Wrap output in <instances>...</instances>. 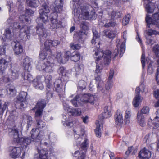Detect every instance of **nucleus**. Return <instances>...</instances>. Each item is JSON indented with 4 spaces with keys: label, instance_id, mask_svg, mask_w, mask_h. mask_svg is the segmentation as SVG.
Segmentation results:
<instances>
[{
    "label": "nucleus",
    "instance_id": "obj_1",
    "mask_svg": "<svg viewBox=\"0 0 159 159\" xmlns=\"http://www.w3.org/2000/svg\"><path fill=\"white\" fill-rule=\"evenodd\" d=\"M100 34L97 31H93L91 43L93 46L94 45V47H96L98 50V51H96L95 52V55L98 56L95 57L96 64L95 76L97 84V88L99 90L102 91L103 81L101 80L100 76L103 69L102 64H103L105 66H107L109 64L111 61V52L108 50H107L104 52L98 51V49L99 48L100 43Z\"/></svg>",
    "mask_w": 159,
    "mask_h": 159
},
{
    "label": "nucleus",
    "instance_id": "obj_2",
    "mask_svg": "<svg viewBox=\"0 0 159 159\" xmlns=\"http://www.w3.org/2000/svg\"><path fill=\"white\" fill-rule=\"evenodd\" d=\"M49 12L48 6L46 5H42V8L39 11L40 17L36 19V21L38 24L42 25V22L45 23L48 20L47 14Z\"/></svg>",
    "mask_w": 159,
    "mask_h": 159
},
{
    "label": "nucleus",
    "instance_id": "obj_3",
    "mask_svg": "<svg viewBox=\"0 0 159 159\" xmlns=\"http://www.w3.org/2000/svg\"><path fill=\"white\" fill-rule=\"evenodd\" d=\"M27 93L24 91L20 92L17 97V102L16 105L19 107L20 106V109L26 107L27 104Z\"/></svg>",
    "mask_w": 159,
    "mask_h": 159
},
{
    "label": "nucleus",
    "instance_id": "obj_4",
    "mask_svg": "<svg viewBox=\"0 0 159 159\" xmlns=\"http://www.w3.org/2000/svg\"><path fill=\"white\" fill-rule=\"evenodd\" d=\"M33 32V30L26 26L22 27L20 30L19 36L21 39L25 40L30 39V35Z\"/></svg>",
    "mask_w": 159,
    "mask_h": 159
},
{
    "label": "nucleus",
    "instance_id": "obj_5",
    "mask_svg": "<svg viewBox=\"0 0 159 159\" xmlns=\"http://www.w3.org/2000/svg\"><path fill=\"white\" fill-rule=\"evenodd\" d=\"M53 62L52 61H46V63H43V61L40 62V64L38 65H37L36 67L37 68L40 70H43L47 72H52L53 70L52 69V66H53Z\"/></svg>",
    "mask_w": 159,
    "mask_h": 159
},
{
    "label": "nucleus",
    "instance_id": "obj_6",
    "mask_svg": "<svg viewBox=\"0 0 159 159\" xmlns=\"http://www.w3.org/2000/svg\"><path fill=\"white\" fill-rule=\"evenodd\" d=\"M46 105V102L44 100H41L39 102L33 109V110L36 109L35 113V117L36 119L38 117L41 116L42 111Z\"/></svg>",
    "mask_w": 159,
    "mask_h": 159
},
{
    "label": "nucleus",
    "instance_id": "obj_7",
    "mask_svg": "<svg viewBox=\"0 0 159 159\" xmlns=\"http://www.w3.org/2000/svg\"><path fill=\"white\" fill-rule=\"evenodd\" d=\"M146 21L147 27L149 28L151 27L150 25L152 24V22H157L159 21V12L154 14L152 16V18L149 17L148 15H147Z\"/></svg>",
    "mask_w": 159,
    "mask_h": 159
},
{
    "label": "nucleus",
    "instance_id": "obj_8",
    "mask_svg": "<svg viewBox=\"0 0 159 159\" xmlns=\"http://www.w3.org/2000/svg\"><path fill=\"white\" fill-rule=\"evenodd\" d=\"M80 101L83 102H89L93 104L95 101L94 97L89 94H85L79 96Z\"/></svg>",
    "mask_w": 159,
    "mask_h": 159
},
{
    "label": "nucleus",
    "instance_id": "obj_9",
    "mask_svg": "<svg viewBox=\"0 0 159 159\" xmlns=\"http://www.w3.org/2000/svg\"><path fill=\"white\" fill-rule=\"evenodd\" d=\"M36 33L39 37H42L43 39L46 38L48 34L43 25L40 24H38L36 27Z\"/></svg>",
    "mask_w": 159,
    "mask_h": 159
},
{
    "label": "nucleus",
    "instance_id": "obj_10",
    "mask_svg": "<svg viewBox=\"0 0 159 159\" xmlns=\"http://www.w3.org/2000/svg\"><path fill=\"white\" fill-rule=\"evenodd\" d=\"M51 20L52 22L51 27L53 29H57L60 27L61 24V22L57 20V14L56 13L51 14Z\"/></svg>",
    "mask_w": 159,
    "mask_h": 159
},
{
    "label": "nucleus",
    "instance_id": "obj_11",
    "mask_svg": "<svg viewBox=\"0 0 159 159\" xmlns=\"http://www.w3.org/2000/svg\"><path fill=\"white\" fill-rule=\"evenodd\" d=\"M140 89V87H138L136 88L135 90L136 95L133 101V105L135 107H138L142 101L139 94Z\"/></svg>",
    "mask_w": 159,
    "mask_h": 159
},
{
    "label": "nucleus",
    "instance_id": "obj_12",
    "mask_svg": "<svg viewBox=\"0 0 159 159\" xmlns=\"http://www.w3.org/2000/svg\"><path fill=\"white\" fill-rule=\"evenodd\" d=\"M11 61V58L10 57H7L5 59H0V71L3 73Z\"/></svg>",
    "mask_w": 159,
    "mask_h": 159
},
{
    "label": "nucleus",
    "instance_id": "obj_13",
    "mask_svg": "<svg viewBox=\"0 0 159 159\" xmlns=\"http://www.w3.org/2000/svg\"><path fill=\"white\" fill-rule=\"evenodd\" d=\"M10 155L13 158H17L21 154V150L19 147H10L9 148Z\"/></svg>",
    "mask_w": 159,
    "mask_h": 159
},
{
    "label": "nucleus",
    "instance_id": "obj_14",
    "mask_svg": "<svg viewBox=\"0 0 159 159\" xmlns=\"http://www.w3.org/2000/svg\"><path fill=\"white\" fill-rule=\"evenodd\" d=\"M31 134V138L35 142H39L40 141V134L38 129H33L30 132Z\"/></svg>",
    "mask_w": 159,
    "mask_h": 159
},
{
    "label": "nucleus",
    "instance_id": "obj_15",
    "mask_svg": "<svg viewBox=\"0 0 159 159\" xmlns=\"http://www.w3.org/2000/svg\"><path fill=\"white\" fill-rule=\"evenodd\" d=\"M151 152L147 148L144 147L141 150L139 153V156L140 158L143 159H148L151 156Z\"/></svg>",
    "mask_w": 159,
    "mask_h": 159
},
{
    "label": "nucleus",
    "instance_id": "obj_16",
    "mask_svg": "<svg viewBox=\"0 0 159 159\" xmlns=\"http://www.w3.org/2000/svg\"><path fill=\"white\" fill-rule=\"evenodd\" d=\"M114 118L116 124L118 126H120L123 122L122 115L120 111H117L115 114Z\"/></svg>",
    "mask_w": 159,
    "mask_h": 159
},
{
    "label": "nucleus",
    "instance_id": "obj_17",
    "mask_svg": "<svg viewBox=\"0 0 159 159\" xmlns=\"http://www.w3.org/2000/svg\"><path fill=\"white\" fill-rule=\"evenodd\" d=\"M54 86L56 91L59 93H63L64 92L63 88V83L60 80H57L54 82Z\"/></svg>",
    "mask_w": 159,
    "mask_h": 159
},
{
    "label": "nucleus",
    "instance_id": "obj_18",
    "mask_svg": "<svg viewBox=\"0 0 159 159\" xmlns=\"http://www.w3.org/2000/svg\"><path fill=\"white\" fill-rule=\"evenodd\" d=\"M32 62V59L28 57H26L23 60V66L28 71H30L31 68V63Z\"/></svg>",
    "mask_w": 159,
    "mask_h": 159
},
{
    "label": "nucleus",
    "instance_id": "obj_19",
    "mask_svg": "<svg viewBox=\"0 0 159 159\" xmlns=\"http://www.w3.org/2000/svg\"><path fill=\"white\" fill-rule=\"evenodd\" d=\"M63 0H55V4L56 5L54 8L53 11L57 13H59L61 11L63 8Z\"/></svg>",
    "mask_w": 159,
    "mask_h": 159
},
{
    "label": "nucleus",
    "instance_id": "obj_20",
    "mask_svg": "<svg viewBox=\"0 0 159 159\" xmlns=\"http://www.w3.org/2000/svg\"><path fill=\"white\" fill-rule=\"evenodd\" d=\"M108 106H106L104 108V112L99 116V118L102 120L108 118L111 116V111L108 110Z\"/></svg>",
    "mask_w": 159,
    "mask_h": 159
},
{
    "label": "nucleus",
    "instance_id": "obj_21",
    "mask_svg": "<svg viewBox=\"0 0 159 159\" xmlns=\"http://www.w3.org/2000/svg\"><path fill=\"white\" fill-rule=\"evenodd\" d=\"M145 6V8L148 13H152L153 12L154 7L152 5L151 1L152 0H144Z\"/></svg>",
    "mask_w": 159,
    "mask_h": 159
},
{
    "label": "nucleus",
    "instance_id": "obj_22",
    "mask_svg": "<svg viewBox=\"0 0 159 159\" xmlns=\"http://www.w3.org/2000/svg\"><path fill=\"white\" fill-rule=\"evenodd\" d=\"M14 46L13 47V50L15 53L17 55L21 54L23 51V48L20 43L17 42H14L13 43Z\"/></svg>",
    "mask_w": 159,
    "mask_h": 159
},
{
    "label": "nucleus",
    "instance_id": "obj_23",
    "mask_svg": "<svg viewBox=\"0 0 159 159\" xmlns=\"http://www.w3.org/2000/svg\"><path fill=\"white\" fill-rule=\"evenodd\" d=\"M60 43V42L58 40H47L44 43V46L45 49L47 50H50V46L52 45L53 46H55L57 45Z\"/></svg>",
    "mask_w": 159,
    "mask_h": 159
},
{
    "label": "nucleus",
    "instance_id": "obj_24",
    "mask_svg": "<svg viewBox=\"0 0 159 159\" xmlns=\"http://www.w3.org/2000/svg\"><path fill=\"white\" fill-rule=\"evenodd\" d=\"M81 13L80 14L79 17L82 19L88 20L90 19L89 12L85 7H83L81 9Z\"/></svg>",
    "mask_w": 159,
    "mask_h": 159
},
{
    "label": "nucleus",
    "instance_id": "obj_25",
    "mask_svg": "<svg viewBox=\"0 0 159 159\" xmlns=\"http://www.w3.org/2000/svg\"><path fill=\"white\" fill-rule=\"evenodd\" d=\"M32 142L34 141L30 137L21 138L19 141L25 147Z\"/></svg>",
    "mask_w": 159,
    "mask_h": 159
},
{
    "label": "nucleus",
    "instance_id": "obj_26",
    "mask_svg": "<svg viewBox=\"0 0 159 159\" xmlns=\"http://www.w3.org/2000/svg\"><path fill=\"white\" fill-rule=\"evenodd\" d=\"M137 119L139 123L141 126H144L146 125L144 117L143 114L140 113H138Z\"/></svg>",
    "mask_w": 159,
    "mask_h": 159
},
{
    "label": "nucleus",
    "instance_id": "obj_27",
    "mask_svg": "<svg viewBox=\"0 0 159 159\" xmlns=\"http://www.w3.org/2000/svg\"><path fill=\"white\" fill-rule=\"evenodd\" d=\"M82 132L83 131H82ZM82 143L80 145L81 148L83 149H85L87 148L89 142L88 139L85 135H84L82 133Z\"/></svg>",
    "mask_w": 159,
    "mask_h": 159
},
{
    "label": "nucleus",
    "instance_id": "obj_28",
    "mask_svg": "<svg viewBox=\"0 0 159 159\" xmlns=\"http://www.w3.org/2000/svg\"><path fill=\"white\" fill-rule=\"evenodd\" d=\"M131 116V111L130 110H127L125 115V124H128L130 122V118Z\"/></svg>",
    "mask_w": 159,
    "mask_h": 159
},
{
    "label": "nucleus",
    "instance_id": "obj_29",
    "mask_svg": "<svg viewBox=\"0 0 159 159\" xmlns=\"http://www.w3.org/2000/svg\"><path fill=\"white\" fill-rule=\"evenodd\" d=\"M11 133L13 135L14 140L16 142H19L20 138L19 137L18 130L16 129H12Z\"/></svg>",
    "mask_w": 159,
    "mask_h": 159
},
{
    "label": "nucleus",
    "instance_id": "obj_30",
    "mask_svg": "<svg viewBox=\"0 0 159 159\" xmlns=\"http://www.w3.org/2000/svg\"><path fill=\"white\" fill-rule=\"evenodd\" d=\"M104 85V84H103V85L102 86V91H99L98 90V88H97V89L98 91H101L102 93H104L105 94L107 93V90H109L112 86V80H109L105 85V89L106 90V91H104L103 90V87Z\"/></svg>",
    "mask_w": 159,
    "mask_h": 159
},
{
    "label": "nucleus",
    "instance_id": "obj_31",
    "mask_svg": "<svg viewBox=\"0 0 159 159\" xmlns=\"http://www.w3.org/2000/svg\"><path fill=\"white\" fill-rule=\"evenodd\" d=\"M152 123V125L154 126L153 128L154 129H157L159 127V117L157 116L155 117L153 120L151 119L149 120L148 123L150 122Z\"/></svg>",
    "mask_w": 159,
    "mask_h": 159
},
{
    "label": "nucleus",
    "instance_id": "obj_32",
    "mask_svg": "<svg viewBox=\"0 0 159 159\" xmlns=\"http://www.w3.org/2000/svg\"><path fill=\"white\" fill-rule=\"evenodd\" d=\"M33 85L34 87L37 89L42 90L43 88V85L39 80L34 81L33 82Z\"/></svg>",
    "mask_w": 159,
    "mask_h": 159
},
{
    "label": "nucleus",
    "instance_id": "obj_33",
    "mask_svg": "<svg viewBox=\"0 0 159 159\" xmlns=\"http://www.w3.org/2000/svg\"><path fill=\"white\" fill-rule=\"evenodd\" d=\"M84 152H80L79 151H75L73 156L75 157H77L80 155V156L78 157L77 159H84L85 154V151L84 150Z\"/></svg>",
    "mask_w": 159,
    "mask_h": 159
},
{
    "label": "nucleus",
    "instance_id": "obj_34",
    "mask_svg": "<svg viewBox=\"0 0 159 159\" xmlns=\"http://www.w3.org/2000/svg\"><path fill=\"white\" fill-rule=\"evenodd\" d=\"M27 3L30 7H35L39 5V2L38 0H27Z\"/></svg>",
    "mask_w": 159,
    "mask_h": 159
},
{
    "label": "nucleus",
    "instance_id": "obj_35",
    "mask_svg": "<svg viewBox=\"0 0 159 159\" xmlns=\"http://www.w3.org/2000/svg\"><path fill=\"white\" fill-rule=\"evenodd\" d=\"M26 16L25 14L21 15L19 18L20 21L24 23L30 22V19L29 16Z\"/></svg>",
    "mask_w": 159,
    "mask_h": 159
},
{
    "label": "nucleus",
    "instance_id": "obj_36",
    "mask_svg": "<svg viewBox=\"0 0 159 159\" xmlns=\"http://www.w3.org/2000/svg\"><path fill=\"white\" fill-rule=\"evenodd\" d=\"M39 153V157L41 159H45L47 157L48 153L47 151L44 149L38 150Z\"/></svg>",
    "mask_w": 159,
    "mask_h": 159
},
{
    "label": "nucleus",
    "instance_id": "obj_37",
    "mask_svg": "<svg viewBox=\"0 0 159 159\" xmlns=\"http://www.w3.org/2000/svg\"><path fill=\"white\" fill-rule=\"evenodd\" d=\"M48 52H50L51 53H52V52L50 50H47L46 49H45V48L44 49L40 52L39 55V57L42 59H44Z\"/></svg>",
    "mask_w": 159,
    "mask_h": 159
},
{
    "label": "nucleus",
    "instance_id": "obj_38",
    "mask_svg": "<svg viewBox=\"0 0 159 159\" xmlns=\"http://www.w3.org/2000/svg\"><path fill=\"white\" fill-rule=\"evenodd\" d=\"M36 127L39 129L43 128L44 127L46 124L45 122L41 119L38 120L37 119H36Z\"/></svg>",
    "mask_w": 159,
    "mask_h": 159
},
{
    "label": "nucleus",
    "instance_id": "obj_39",
    "mask_svg": "<svg viewBox=\"0 0 159 159\" xmlns=\"http://www.w3.org/2000/svg\"><path fill=\"white\" fill-rule=\"evenodd\" d=\"M96 128L95 129V131L96 136L98 138H100L101 136V131L100 125H99V122L98 121L96 122Z\"/></svg>",
    "mask_w": 159,
    "mask_h": 159
},
{
    "label": "nucleus",
    "instance_id": "obj_40",
    "mask_svg": "<svg viewBox=\"0 0 159 159\" xmlns=\"http://www.w3.org/2000/svg\"><path fill=\"white\" fill-rule=\"evenodd\" d=\"M74 135L75 141L77 145L80 144L82 141V137H80L79 134H78L76 133L77 131H76L75 129L74 130Z\"/></svg>",
    "mask_w": 159,
    "mask_h": 159
},
{
    "label": "nucleus",
    "instance_id": "obj_41",
    "mask_svg": "<svg viewBox=\"0 0 159 159\" xmlns=\"http://www.w3.org/2000/svg\"><path fill=\"white\" fill-rule=\"evenodd\" d=\"M86 86V82L84 80H81L79 82L78 89L79 90L81 91L85 89Z\"/></svg>",
    "mask_w": 159,
    "mask_h": 159
},
{
    "label": "nucleus",
    "instance_id": "obj_42",
    "mask_svg": "<svg viewBox=\"0 0 159 159\" xmlns=\"http://www.w3.org/2000/svg\"><path fill=\"white\" fill-rule=\"evenodd\" d=\"M105 35L109 38H113L115 37L116 32L114 31L105 30Z\"/></svg>",
    "mask_w": 159,
    "mask_h": 159
},
{
    "label": "nucleus",
    "instance_id": "obj_43",
    "mask_svg": "<svg viewBox=\"0 0 159 159\" xmlns=\"http://www.w3.org/2000/svg\"><path fill=\"white\" fill-rule=\"evenodd\" d=\"M79 96L76 95L73 100L71 101L72 104L75 107H78L80 105V103L79 101Z\"/></svg>",
    "mask_w": 159,
    "mask_h": 159
},
{
    "label": "nucleus",
    "instance_id": "obj_44",
    "mask_svg": "<svg viewBox=\"0 0 159 159\" xmlns=\"http://www.w3.org/2000/svg\"><path fill=\"white\" fill-rule=\"evenodd\" d=\"M58 62L62 63H65L64 61V57L62 56V54L60 52H57L55 56Z\"/></svg>",
    "mask_w": 159,
    "mask_h": 159
},
{
    "label": "nucleus",
    "instance_id": "obj_45",
    "mask_svg": "<svg viewBox=\"0 0 159 159\" xmlns=\"http://www.w3.org/2000/svg\"><path fill=\"white\" fill-rule=\"evenodd\" d=\"M29 72H26L25 73L24 79L25 80H27L29 82H30L33 81V78L32 76L29 73Z\"/></svg>",
    "mask_w": 159,
    "mask_h": 159
},
{
    "label": "nucleus",
    "instance_id": "obj_46",
    "mask_svg": "<svg viewBox=\"0 0 159 159\" xmlns=\"http://www.w3.org/2000/svg\"><path fill=\"white\" fill-rule=\"evenodd\" d=\"M71 114L74 116H79L81 113V110L80 109L75 108L72 109V111L70 112Z\"/></svg>",
    "mask_w": 159,
    "mask_h": 159
},
{
    "label": "nucleus",
    "instance_id": "obj_47",
    "mask_svg": "<svg viewBox=\"0 0 159 159\" xmlns=\"http://www.w3.org/2000/svg\"><path fill=\"white\" fill-rule=\"evenodd\" d=\"M57 72L61 76H66V74L67 73L66 69L63 67H60L57 70Z\"/></svg>",
    "mask_w": 159,
    "mask_h": 159
},
{
    "label": "nucleus",
    "instance_id": "obj_48",
    "mask_svg": "<svg viewBox=\"0 0 159 159\" xmlns=\"http://www.w3.org/2000/svg\"><path fill=\"white\" fill-rule=\"evenodd\" d=\"M137 152V150L136 148H134L132 147L128 148V150L125 152V154L128 155L130 153H131L133 155L135 154Z\"/></svg>",
    "mask_w": 159,
    "mask_h": 159
},
{
    "label": "nucleus",
    "instance_id": "obj_49",
    "mask_svg": "<svg viewBox=\"0 0 159 159\" xmlns=\"http://www.w3.org/2000/svg\"><path fill=\"white\" fill-rule=\"evenodd\" d=\"M4 34L6 38L8 39H11L13 36V34L11 32V30L9 28L5 30V32Z\"/></svg>",
    "mask_w": 159,
    "mask_h": 159
},
{
    "label": "nucleus",
    "instance_id": "obj_50",
    "mask_svg": "<svg viewBox=\"0 0 159 159\" xmlns=\"http://www.w3.org/2000/svg\"><path fill=\"white\" fill-rule=\"evenodd\" d=\"M130 18V15L129 14L126 15L123 19L122 24L124 25H127L129 22Z\"/></svg>",
    "mask_w": 159,
    "mask_h": 159
},
{
    "label": "nucleus",
    "instance_id": "obj_51",
    "mask_svg": "<svg viewBox=\"0 0 159 159\" xmlns=\"http://www.w3.org/2000/svg\"><path fill=\"white\" fill-rule=\"evenodd\" d=\"M80 55L79 53H76L70 57L71 60L74 62L78 61L80 59Z\"/></svg>",
    "mask_w": 159,
    "mask_h": 159
},
{
    "label": "nucleus",
    "instance_id": "obj_52",
    "mask_svg": "<svg viewBox=\"0 0 159 159\" xmlns=\"http://www.w3.org/2000/svg\"><path fill=\"white\" fill-rule=\"evenodd\" d=\"M9 71L11 73L10 76L12 79H15L18 77L19 75L17 71H13L11 70H10Z\"/></svg>",
    "mask_w": 159,
    "mask_h": 159
},
{
    "label": "nucleus",
    "instance_id": "obj_53",
    "mask_svg": "<svg viewBox=\"0 0 159 159\" xmlns=\"http://www.w3.org/2000/svg\"><path fill=\"white\" fill-rule=\"evenodd\" d=\"M111 17L113 18L114 17L116 18H120L121 16V13L119 11H113L111 13Z\"/></svg>",
    "mask_w": 159,
    "mask_h": 159
},
{
    "label": "nucleus",
    "instance_id": "obj_54",
    "mask_svg": "<svg viewBox=\"0 0 159 159\" xmlns=\"http://www.w3.org/2000/svg\"><path fill=\"white\" fill-rule=\"evenodd\" d=\"M150 109L148 107L144 106L141 110L140 112L138 113H140L142 114H148L149 112Z\"/></svg>",
    "mask_w": 159,
    "mask_h": 159
},
{
    "label": "nucleus",
    "instance_id": "obj_55",
    "mask_svg": "<svg viewBox=\"0 0 159 159\" xmlns=\"http://www.w3.org/2000/svg\"><path fill=\"white\" fill-rule=\"evenodd\" d=\"M46 83L48 84L47 86L49 88L51 83L52 76L50 75H47L45 78Z\"/></svg>",
    "mask_w": 159,
    "mask_h": 159
},
{
    "label": "nucleus",
    "instance_id": "obj_56",
    "mask_svg": "<svg viewBox=\"0 0 159 159\" xmlns=\"http://www.w3.org/2000/svg\"><path fill=\"white\" fill-rule=\"evenodd\" d=\"M27 118V124L28 127H30L33 124V121L32 117L29 115H26Z\"/></svg>",
    "mask_w": 159,
    "mask_h": 159
},
{
    "label": "nucleus",
    "instance_id": "obj_57",
    "mask_svg": "<svg viewBox=\"0 0 159 159\" xmlns=\"http://www.w3.org/2000/svg\"><path fill=\"white\" fill-rule=\"evenodd\" d=\"M70 46L73 50H79L81 48V46L79 44L75 43H71L70 44Z\"/></svg>",
    "mask_w": 159,
    "mask_h": 159
},
{
    "label": "nucleus",
    "instance_id": "obj_58",
    "mask_svg": "<svg viewBox=\"0 0 159 159\" xmlns=\"http://www.w3.org/2000/svg\"><path fill=\"white\" fill-rule=\"evenodd\" d=\"M82 66L79 64H77L75 66V68L76 74L78 75L82 71Z\"/></svg>",
    "mask_w": 159,
    "mask_h": 159
},
{
    "label": "nucleus",
    "instance_id": "obj_59",
    "mask_svg": "<svg viewBox=\"0 0 159 159\" xmlns=\"http://www.w3.org/2000/svg\"><path fill=\"white\" fill-rule=\"evenodd\" d=\"M153 50L156 56L159 57V45H156L153 48Z\"/></svg>",
    "mask_w": 159,
    "mask_h": 159
},
{
    "label": "nucleus",
    "instance_id": "obj_60",
    "mask_svg": "<svg viewBox=\"0 0 159 159\" xmlns=\"http://www.w3.org/2000/svg\"><path fill=\"white\" fill-rule=\"evenodd\" d=\"M125 41L123 42L121 44L120 50V56L123 54L125 50Z\"/></svg>",
    "mask_w": 159,
    "mask_h": 159
},
{
    "label": "nucleus",
    "instance_id": "obj_61",
    "mask_svg": "<svg viewBox=\"0 0 159 159\" xmlns=\"http://www.w3.org/2000/svg\"><path fill=\"white\" fill-rule=\"evenodd\" d=\"M70 52L69 51L66 52L65 54L64 57V61L65 63H66V61L68 60V58L70 56Z\"/></svg>",
    "mask_w": 159,
    "mask_h": 159
},
{
    "label": "nucleus",
    "instance_id": "obj_62",
    "mask_svg": "<svg viewBox=\"0 0 159 159\" xmlns=\"http://www.w3.org/2000/svg\"><path fill=\"white\" fill-rule=\"evenodd\" d=\"M64 109L66 111L70 113V112L72 111V109L70 107L69 105L66 104V103H64L63 104Z\"/></svg>",
    "mask_w": 159,
    "mask_h": 159
},
{
    "label": "nucleus",
    "instance_id": "obj_63",
    "mask_svg": "<svg viewBox=\"0 0 159 159\" xmlns=\"http://www.w3.org/2000/svg\"><path fill=\"white\" fill-rule=\"evenodd\" d=\"M141 61L142 64L143 68V69L145 66V54L144 52H143L141 57Z\"/></svg>",
    "mask_w": 159,
    "mask_h": 159
},
{
    "label": "nucleus",
    "instance_id": "obj_64",
    "mask_svg": "<svg viewBox=\"0 0 159 159\" xmlns=\"http://www.w3.org/2000/svg\"><path fill=\"white\" fill-rule=\"evenodd\" d=\"M8 92L11 96H15L16 94V91L15 89H9Z\"/></svg>",
    "mask_w": 159,
    "mask_h": 159
}]
</instances>
